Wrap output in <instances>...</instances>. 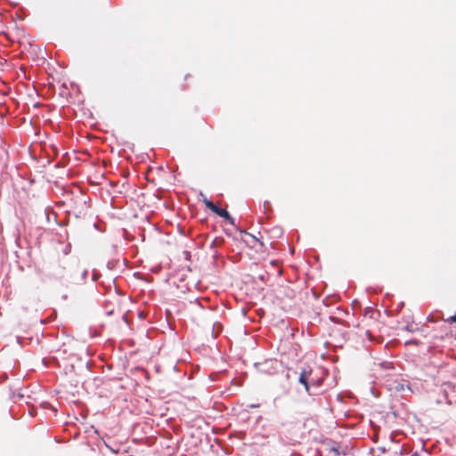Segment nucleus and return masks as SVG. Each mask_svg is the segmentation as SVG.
Here are the masks:
<instances>
[{
    "mask_svg": "<svg viewBox=\"0 0 456 456\" xmlns=\"http://www.w3.org/2000/svg\"><path fill=\"white\" fill-rule=\"evenodd\" d=\"M203 202L205 203L206 207L208 209H210L212 212H214L217 216L224 218L231 224H234V218L231 216V215L228 213L227 210L218 208L211 200H208L207 198L204 199Z\"/></svg>",
    "mask_w": 456,
    "mask_h": 456,
    "instance_id": "f257e3e1",
    "label": "nucleus"
},
{
    "mask_svg": "<svg viewBox=\"0 0 456 456\" xmlns=\"http://www.w3.org/2000/svg\"><path fill=\"white\" fill-rule=\"evenodd\" d=\"M313 374V370L311 368H305L300 371L298 382L304 386L305 392L308 395H311V392L308 388V376Z\"/></svg>",
    "mask_w": 456,
    "mask_h": 456,
    "instance_id": "f03ea898",
    "label": "nucleus"
},
{
    "mask_svg": "<svg viewBox=\"0 0 456 456\" xmlns=\"http://www.w3.org/2000/svg\"><path fill=\"white\" fill-rule=\"evenodd\" d=\"M308 388L310 389L312 387H319L322 384V378L314 379L313 374L308 376Z\"/></svg>",
    "mask_w": 456,
    "mask_h": 456,
    "instance_id": "7ed1b4c3",
    "label": "nucleus"
},
{
    "mask_svg": "<svg viewBox=\"0 0 456 456\" xmlns=\"http://www.w3.org/2000/svg\"><path fill=\"white\" fill-rule=\"evenodd\" d=\"M446 322H456V314L453 316L449 317Z\"/></svg>",
    "mask_w": 456,
    "mask_h": 456,
    "instance_id": "20e7f679",
    "label": "nucleus"
},
{
    "mask_svg": "<svg viewBox=\"0 0 456 456\" xmlns=\"http://www.w3.org/2000/svg\"><path fill=\"white\" fill-rule=\"evenodd\" d=\"M369 313L372 314V313H373V309H372V308H370V307H369V308H366V309H365V314H369Z\"/></svg>",
    "mask_w": 456,
    "mask_h": 456,
    "instance_id": "39448f33",
    "label": "nucleus"
},
{
    "mask_svg": "<svg viewBox=\"0 0 456 456\" xmlns=\"http://www.w3.org/2000/svg\"><path fill=\"white\" fill-rule=\"evenodd\" d=\"M444 390L446 389V387H452V384L451 383H444Z\"/></svg>",
    "mask_w": 456,
    "mask_h": 456,
    "instance_id": "423d86ee",
    "label": "nucleus"
}]
</instances>
